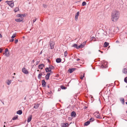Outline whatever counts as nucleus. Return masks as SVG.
I'll return each instance as SVG.
<instances>
[{"instance_id":"obj_39","label":"nucleus","mask_w":127,"mask_h":127,"mask_svg":"<svg viewBox=\"0 0 127 127\" xmlns=\"http://www.w3.org/2000/svg\"><path fill=\"white\" fill-rule=\"evenodd\" d=\"M124 81L126 83H127V77H125L124 79Z\"/></svg>"},{"instance_id":"obj_40","label":"nucleus","mask_w":127,"mask_h":127,"mask_svg":"<svg viewBox=\"0 0 127 127\" xmlns=\"http://www.w3.org/2000/svg\"><path fill=\"white\" fill-rule=\"evenodd\" d=\"M94 118L92 117L90 118V121H93L94 120Z\"/></svg>"},{"instance_id":"obj_60","label":"nucleus","mask_w":127,"mask_h":127,"mask_svg":"<svg viewBox=\"0 0 127 127\" xmlns=\"http://www.w3.org/2000/svg\"><path fill=\"white\" fill-rule=\"evenodd\" d=\"M2 0H0V2H1V1Z\"/></svg>"},{"instance_id":"obj_24","label":"nucleus","mask_w":127,"mask_h":127,"mask_svg":"<svg viewBox=\"0 0 127 127\" xmlns=\"http://www.w3.org/2000/svg\"><path fill=\"white\" fill-rule=\"evenodd\" d=\"M109 45V43L106 42L104 43V47H107Z\"/></svg>"},{"instance_id":"obj_47","label":"nucleus","mask_w":127,"mask_h":127,"mask_svg":"<svg viewBox=\"0 0 127 127\" xmlns=\"http://www.w3.org/2000/svg\"><path fill=\"white\" fill-rule=\"evenodd\" d=\"M42 53V51H41L40 53V54H41Z\"/></svg>"},{"instance_id":"obj_8","label":"nucleus","mask_w":127,"mask_h":127,"mask_svg":"<svg viewBox=\"0 0 127 127\" xmlns=\"http://www.w3.org/2000/svg\"><path fill=\"white\" fill-rule=\"evenodd\" d=\"M23 18L21 17L20 18L15 19V21L17 22H20L23 20Z\"/></svg>"},{"instance_id":"obj_16","label":"nucleus","mask_w":127,"mask_h":127,"mask_svg":"<svg viewBox=\"0 0 127 127\" xmlns=\"http://www.w3.org/2000/svg\"><path fill=\"white\" fill-rule=\"evenodd\" d=\"M68 124L67 123H64L62 124V127H65Z\"/></svg>"},{"instance_id":"obj_48","label":"nucleus","mask_w":127,"mask_h":127,"mask_svg":"<svg viewBox=\"0 0 127 127\" xmlns=\"http://www.w3.org/2000/svg\"><path fill=\"white\" fill-rule=\"evenodd\" d=\"M2 37V35L0 33V37L1 38Z\"/></svg>"},{"instance_id":"obj_17","label":"nucleus","mask_w":127,"mask_h":127,"mask_svg":"<svg viewBox=\"0 0 127 127\" xmlns=\"http://www.w3.org/2000/svg\"><path fill=\"white\" fill-rule=\"evenodd\" d=\"M56 61L57 63H60L61 61V59L60 58H58L56 59Z\"/></svg>"},{"instance_id":"obj_15","label":"nucleus","mask_w":127,"mask_h":127,"mask_svg":"<svg viewBox=\"0 0 127 127\" xmlns=\"http://www.w3.org/2000/svg\"><path fill=\"white\" fill-rule=\"evenodd\" d=\"M71 115L72 117H75L76 116V114L75 112L73 111L71 112Z\"/></svg>"},{"instance_id":"obj_38","label":"nucleus","mask_w":127,"mask_h":127,"mask_svg":"<svg viewBox=\"0 0 127 127\" xmlns=\"http://www.w3.org/2000/svg\"><path fill=\"white\" fill-rule=\"evenodd\" d=\"M67 51H65L64 53V55L65 56V57H66L67 55Z\"/></svg>"},{"instance_id":"obj_1","label":"nucleus","mask_w":127,"mask_h":127,"mask_svg":"<svg viewBox=\"0 0 127 127\" xmlns=\"http://www.w3.org/2000/svg\"><path fill=\"white\" fill-rule=\"evenodd\" d=\"M120 16V13L119 11L114 10L112 12L111 16V21L114 22L117 21Z\"/></svg>"},{"instance_id":"obj_4","label":"nucleus","mask_w":127,"mask_h":127,"mask_svg":"<svg viewBox=\"0 0 127 127\" xmlns=\"http://www.w3.org/2000/svg\"><path fill=\"white\" fill-rule=\"evenodd\" d=\"M94 115L97 118L100 119L101 117L100 116V115L99 114L98 112H96L94 113Z\"/></svg>"},{"instance_id":"obj_50","label":"nucleus","mask_w":127,"mask_h":127,"mask_svg":"<svg viewBox=\"0 0 127 127\" xmlns=\"http://www.w3.org/2000/svg\"><path fill=\"white\" fill-rule=\"evenodd\" d=\"M61 90V89L60 88H59L58 89V91H60Z\"/></svg>"},{"instance_id":"obj_55","label":"nucleus","mask_w":127,"mask_h":127,"mask_svg":"<svg viewBox=\"0 0 127 127\" xmlns=\"http://www.w3.org/2000/svg\"><path fill=\"white\" fill-rule=\"evenodd\" d=\"M126 103L127 105V102H126Z\"/></svg>"},{"instance_id":"obj_51","label":"nucleus","mask_w":127,"mask_h":127,"mask_svg":"<svg viewBox=\"0 0 127 127\" xmlns=\"http://www.w3.org/2000/svg\"><path fill=\"white\" fill-rule=\"evenodd\" d=\"M80 59H78L77 60V61H79V60H80Z\"/></svg>"},{"instance_id":"obj_11","label":"nucleus","mask_w":127,"mask_h":127,"mask_svg":"<svg viewBox=\"0 0 127 127\" xmlns=\"http://www.w3.org/2000/svg\"><path fill=\"white\" fill-rule=\"evenodd\" d=\"M32 115H30L29 116L28 118L27 122L29 123L32 120Z\"/></svg>"},{"instance_id":"obj_64","label":"nucleus","mask_w":127,"mask_h":127,"mask_svg":"<svg viewBox=\"0 0 127 127\" xmlns=\"http://www.w3.org/2000/svg\"><path fill=\"white\" fill-rule=\"evenodd\" d=\"M113 32H114V31H113Z\"/></svg>"},{"instance_id":"obj_14","label":"nucleus","mask_w":127,"mask_h":127,"mask_svg":"<svg viewBox=\"0 0 127 127\" xmlns=\"http://www.w3.org/2000/svg\"><path fill=\"white\" fill-rule=\"evenodd\" d=\"M42 86L43 87H45L46 83L44 80L42 81Z\"/></svg>"},{"instance_id":"obj_52","label":"nucleus","mask_w":127,"mask_h":127,"mask_svg":"<svg viewBox=\"0 0 127 127\" xmlns=\"http://www.w3.org/2000/svg\"><path fill=\"white\" fill-rule=\"evenodd\" d=\"M114 27H112V29H114Z\"/></svg>"},{"instance_id":"obj_54","label":"nucleus","mask_w":127,"mask_h":127,"mask_svg":"<svg viewBox=\"0 0 127 127\" xmlns=\"http://www.w3.org/2000/svg\"><path fill=\"white\" fill-rule=\"evenodd\" d=\"M32 61L33 62H34V60H33Z\"/></svg>"},{"instance_id":"obj_43","label":"nucleus","mask_w":127,"mask_h":127,"mask_svg":"<svg viewBox=\"0 0 127 127\" xmlns=\"http://www.w3.org/2000/svg\"><path fill=\"white\" fill-rule=\"evenodd\" d=\"M36 19H37L36 18H35L33 20V23H34L36 21Z\"/></svg>"},{"instance_id":"obj_2","label":"nucleus","mask_w":127,"mask_h":127,"mask_svg":"<svg viewBox=\"0 0 127 127\" xmlns=\"http://www.w3.org/2000/svg\"><path fill=\"white\" fill-rule=\"evenodd\" d=\"M107 63L106 61H103L102 63V64L100 66L101 68H106L107 67Z\"/></svg>"},{"instance_id":"obj_41","label":"nucleus","mask_w":127,"mask_h":127,"mask_svg":"<svg viewBox=\"0 0 127 127\" xmlns=\"http://www.w3.org/2000/svg\"><path fill=\"white\" fill-rule=\"evenodd\" d=\"M18 42V40L16 39L15 41V43H17Z\"/></svg>"},{"instance_id":"obj_44","label":"nucleus","mask_w":127,"mask_h":127,"mask_svg":"<svg viewBox=\"0 0 127 127\" xmlns=\"http://www.w3.org/2000/svg\"><path fill=\"white\" fill-rule=\"evenodd\" d=\"M39 61H37L36 63V65L38 64V63H39Z\"/></svg>"},{"instance_id":"obj_37","label":"nucleus","mask_w":127,"mask_h":127,"mask_svg":"<svg viewBox=\"0 0 127 127\" xmlns=\"http://www.w3.org/2000/svg\"><path fill=\"white\" fill-rule=\"evenodd\" d=\"M61 87L62 89H65L66 87H64V86H61Z\"/></svg>"},{"instance_id":"obj_42","label":"nucleus","mask_w":127,"mask_h":127,"mask_svg":"<svg viewBox=\"0 0 127 127\" xmlns=\"http://www.w3.org/2000/svg\"><path fill=\"white\" fill-rule=\"evenodd\" d=\"M8 51V49L7 48H6L5 49V53H7Z\"/></svg>"},{"instance_id":"obj_12","label":"nucleus","mask_w":127,"mask_h":127,"mask_svg":"<svg viewBox=\"0 0 127 127\" xmlns=\"http://www.w3.org/2000/svg\"><path fill=\"white\" fill-rule=\"evenodd\" d=\"M79 14V11L76 14L75 16V20H77L78 19V17Z\"/></svg>"},{"instance_id":"obj_20","label":"nucleus","mask_w":127,"mask_h":127,"mask_svg":"<svg viewBox=\"0 0 127 127\" xmlns=\"http://www.w3.org/2000/svg\"><path fill=\"white\" fill-rule=\"evenodd\" d=\"M11 80H8L7 82H6V83L8 85H9L11 83Z\"/></svg>"},{"instance_id":"obj_10","label":"nucleus","mask_w":127,"mask_h":127,"mask_svg":"<svg viewBox=\"0 0 127 127\" xmlns=\"http://www.w3.org/2000/svg\"><path fill=\"white\" fill-rule=\"evenodd\" d=\"M51 74L50 73H48L45 76V79L47 80H48Z\"/></svg>"},{"instance_id":"obj_13","label":"nucleus","mask_w":127,"mask_h":127,"mask_svg":"<svg viewBox=\"0 0 127 127\" xmlns=\"http://www.w3.org/2000/svg\"><path fill=\"white\" fill-rule=\"evenodd\" d=\"M44 65L43 64H41L38 66V68L39 69H42L43 67H44Z\"/></svg>"},{"instance_id":"obj_34","label":"nucleus","mask_w":127,"mask_h":127,"mask_svg":"<svg viewBox=\"0 0 127 127\" xmlns=\"http://www.w3.org/2000/svg\"><path fill=\"white\" fill-rule=\"evenodd\" d=\"M49 67L50 68L51 70L52 69H54V67L52 65H50L49 66Z\"/></svg>"},{"instance_id":"obj_22","label":"nucleus","mask_w":127,"mask_h":127,"mask_svg":"<svg viewBox=\"0 0 127 127\" xmlns=\"http://www.w3.org/2000/svg\"><path fill=\"white\" fill-rule=\"evenodd\" d=\"M90 123V121H88L87 122L85 123L84 124V125L85 126H87Z\"/></svg>"},{"instance_id":"obj_63","label":"nucleus","mask_w":127,"mask_h":127,"mask_svg":"<svg viewBox=\"0 0 127 127\" xmlns=\"http://www.w3.org/2000/svg\"><path fill=\"white\" fill-rule=\"evenodd\" d=\"M110 47V46H109V47H108V48H109V47Z\"/></svg>"},{"instance_id":"obj_5","label":"nucleus","mask_w":127,"mask_h":127,"mask_svg":"<svg viewBox=\"0 0 127 127\" xmlns=\"http://www.w3.org/2000/svg\"><path fill=\"white\" fill-rule=\"evenodd\" d=\"M55 45V43L54 42L52 41H51L50 42V46L51 48L52 49L54 48V45Z\"/></svg>"},{"instance_id":"obj_53","label":"nucleus","mask_w":127,"mask_h":127,"mask_svg":"<svg viewBox=\"0 0 127 127\" xmlns=\"http://www.w3.org/2000/svg\"><path fill=\"white\" fill-rule=\"evenodd\" d=\"M100 52H101V53H103V52H102V51H101Z\"/></svg>"},{"instance_id":"obj_19","label":"nucleus","mask_w":127,"mask_h":127,"mask_svg":"<svg viewBox=\"0 0 127 127\" xmlns=\"http://www.w3.org/2000/svg\"><path fill=\"white\" fill-rule=\"evenodd\" d=\"M123 72L125 74H127V68H124V69L123 70Z\"/></svg>"},{"instance_id":"obj_21","label":"nucleus","mask_w":127,"mask_h":127,"mask_svg":"<svg viewBox=\"0 0 127 127\" xmlns=\"http://www.w3.org/2000/svg\"><path fill=\"white\" fill-rule=\"evenodd\" d=\"M22 110H19L17 111V113L18 114L21 115L22 114Z\"/></svg>"},{"instance_id":"obj_36","label":"nucleus","mask_w":127,"mask_h":127,"mask_svg":"<svg viewBox=\"0 0 127 127\" xmlns=\"http://www.w3.org/2000/svg\"><path fill=\"white\" fill-rule=\"evenodd\" d=\"M5 55L7 57L9 55V52L8 53H7V52L6 53H5Z\"/></svg>"},{"instance_id":"obj_58","label":"nucleus","mask_w":127,"mask_h":127,"mask_svg":"<svg viewBox=\"0 0 127 127\" xmlns=\"http://www.w3.org/2000/svg\"><path fill=\"white\" fill-rule=\"evenodd\" d=\"M4 127H5V125H4Z\"/></svg>"},{"instance_id":"obj_31","label":"nucleus","mask_w":127,"mask_h":127,"mask_svg":"<svg viewBox=\"0 0 127 127\" xmlns=\"http://www.w3.org/2000/svg\"><path fill=\"white\" fill-rule=\"evenodd\" d=\"M16 33H15L13 34V35L11 37V38L12 39H13L16 36Z\"/></svg>"},{"instance_id":"obj_26","label":"nucleus","mask_w":127,"mask_h":127,"mask_svg":"<svg viewBox=\"0 0 127 127\" xmlns=\"http://www.w3.org/2000/svg\"><path fill=\"white\" fill-rule=\"evenodd\" d=\"M83 46L82 44L80 45L79 46H78L77 47V49H79L81 48H83Z\"/></svg>"},{"instance_id":"obj_30","label":"nucleus","mask_w":127,"mask_h":127,"mask_svg":"<svg viewBox=\"0 0 127 127\" xmlns=\"http://www.w3.org/2000/svg\"><path fill=\"white\" fill-rule=\"evenodd\" d=\"M86 5V3L85 1H83L82 4V5L83 6H84Z\"/></svg>"},{"instance_id":"obj_7","label":"nucleus","mask_w":127,"mask_h":127,"mask_svg":"<svg viewBox=\"0 0 127 127\" xmlns=\"http://www.w3.org/2000/svg\"><path fill=\"white\" fill-rule=\"evenodd\" d=\"M45 70L46 72H50V73L51 74H52L53 73V72L51 71V70L49 67V68H46L45 69Z\"/></svg>"},{"instance_id":"obj_29","label":"nucleus","mask_w":127,"mask_h":127,"mask_svg":"<svg viewBox=\"0 0 127 127\" xmlns=\"http://www.w3.org/2000/svg\"><path fill=\"white\" fill-rule=\"evenodd\" d=\"M18 118L17 116H15L14 117H13L12 118V120H16Z\"/></svg>"},{"instance_id":"obj_46","label":"nucleus","mask_w":127,"mask_h":127,"mask_svg":"<svg viewBox=\"0 0 127 127\" xmlns=\"http://www.w3.org/2000/svg\"><path fill=\"white\" fill-rule=\"evenodd\" d=\"M14 41V39H12L11 40H10V42H12L13 41Z\"/></svg>"},{"instance_id":"obj_32","label":"nucleus","mask_w":127,"mask_h":127,"mask_svg":"<svg viewBox=\"0 0 127 127\" xmlns=\"http://www.w3.org/2000/svg\"><path fill=\"white\" fill-rule=\"evenodd\" d=\"M77 45L76 44H73V46H72V47H74L76 48H77Z\"/></svg>"},{"instance_id":"obj_33","label":"nucleus","mask_w":127,"mask_h":127,"mask_svg":"<svg viewBox=\"0 0 127 127\" xmlns=\"http://www.w3.org/2000/svg\"><path fill=\"white\" fill-rule=\"evenodd\" d=\"M86 41H85L84 42H83V43L82 44H81L82 45H83V47H84V46L86 44Z\"/></svg>"},{"instance_id":"obj_35","label":"nucleus","mask_w":127,"mask_h":127,"mask_svg":"<svg viewBox=\"0 0 127 127\" xmlns=\"http://www.w3.org/2000/svg\"><path fill=\"white\" fill-rule=\"evenodd\" d=\"M84 74L83 75H81V76L80 78L81 79H83L84 77Z\"/></svg>"},{"instance_id":"obj_6","label":"nucleus","mask_w":127,"mask_h":127,"mask_svg":"<svg viewBox=\"0 0 127 127\" xmlns=\"http://www.w3.org/2000/svg\"><path fill=\"white\" fill-rule=\"evenodd\" d=\"M22 71L25 74H27L29 73V72L25 67L23 68L22 69Z\"/></svg>"},{"instance_id":"obj_25","label":"nucleus","mask_w":127,"mask_h":127,"mask_svg":"<svg viewBox=\"0 0 127 127\" xmlns=\"http://www.w3.org/2000/svg\"><path fill=\"white\" fill-rule=\"evenodd\" d=\"M39 106V105L38 104H36L34 107V108L35 109H37L38 108Z\"/></svg>"},{"instance_id":"obj_62","label":"nucleus","mask_w":127,"mask_h":127,"mask_svg":"<svg viewBox=\"0 0 127 127\" xmlns=\"http://www.w3.org/2000/svg\"><path fill=\"white\" fill-rule=\"evenodd\" d=\"M126 113H127V111H126Z\"/></svg>"},{"instance_id":"obj_61","label":"nucleus","mask_w":127,"mask_h":127,"mask_svg":"<svg viewBox=\"0 0 127 127\" xmlns=\"http://www.w3.org/2000/svg\"><path fill=\"white\" fill-rule=\"evenodd\" d=\"M26 98V97H25V98H24V99H25Z\"/></svg>"},{"instance_id":"obj_9","label":"nucleus","mask_w":127,"mask_h":127,"mask_svg":"<svg viewBox=\"0 0 127 127\" xmlns=\"http://www.w3.org/2000/svg\"><path fill=\"white\" fill-rule=\"evenodd\" d=\"M76 69L75 68H70L69 69L68 71L70 73H71Z\"/></svg>"},{"instance_id":"obj_3","label":"nucleus","mask_w":127,"mask_h":127,"mask_svg":"<svg viewBox=\"0 0 127 127\" xmlns=\"http://www.w3.org/2000/svg\"><path fill=\"white\" fill-rule=\"evenodd\" d=\"M5 2L7 3L11 7H13L14 6V3L13 2V1H6Z\"/></svg>"},{"instance_id":"obj_45","label":"nucleus","mask_w":127,"mask_h":127,"mask_svg":"<svg viewBox=\"0 0 127 127\" xmlns=\"http://www.w3.org/2000/svg\"><path fill=\"white\" fill-rule=\"evenodd\" d=\"M3 51V49L1 48H0V53L2 52Z\"/></svg>"},{"instance_id":"obj_18","label":"nucleus","mask_w":127,"mask_h":127,"mask_svg":"<svg viewBox=\"0 0 127 127\" xmlns=\"http://www.w3.org/2000/svg\"><path fill=\"white\" fill-rule=\"evenodd\" d=\"M24 14H19L17 15V17H21V18L22 17V16H23V18L24 17Z\"/></svg>"},{"instance_id":"obj_56","label":"nucleus","mask_w":127,"mask_h":127,"mask_svg":"<svg viewBox=\"0 0 127 127\" xmlns=\"http://www.w3.org/2000/svg\"><path fill=\"white\" fill-rule=\"evenodd\" d=\"M14 75H15V73H14Z\"/></svg>"},{"instance_id":"obj_57","label":"nucleus","mask_w":127,"mask_h":127,"mask_svg":"<svg viewBox=\"0 0 127 127\" xmlns=\"http://www.w3.org/2000/svg\"><path fill=\"white\" fill-rule=\"evenodd\" d=\"M98 51H99V52H100L101 51L100 50H98Z\"/></svg>"},{"instance_id":"obj_27","label":"nucleus","mask_w":127,"mask_h":127,"mask_svg":"<svg viewBox=\"0 0 127 127\" xmlns=\"http://www.w3.org/2000/svg\"><path fill=\"white\" fill-rule=\"evenodd\" d=\"M19 9L18 7H16L14 10V11L15 12H16L19 11Z\"/></svg>"},{"instance_id":"obj_28","label":"nucleus","mask_w":127,"mask_h":127,"mask_svg":"<svg viewBox=\"0 0 127 127\" xmlns=\"http://www.w3.org/2000/svg\"><path fill=\"white\" fill-rule=\"evenodd\" d=\"M42 74L41 73H40L39 74L38 76V78L39 79H40L41 78V76H42Z\"/></svg>"},{"instance_id":"obj_23","label":"nucleus","mask_w":127,"mask_h":127,"mask_svg":"<svg viewBox=\"0 0 127 127\" xmlns=\"http://www.w3.org/2000/svg\"><path fill=\"white\" fill-rule=\"evenodd\" d=\"M120 100L122 104H124L125 103L124 99L123 98H122L120 99Z\"/></svg>"},{"instance_id":"obj_59","label":"nucleus","mask_w":127,"mask_h":127,"mask_svg":"<svg viewBox=\"0 0 127 127\" xmlns=\"http://www.w3.org/2000/svg\"><path fill=\"white\" fill-rule=\"evenodd\" d=\"M39 71V70H37V71Z\"/></svg>"},{"instance_id":"obj_49","label":"nucleus","mask_w":127,"mask_h":127,"mask_svg":"<svg viewBox=\"0 0 127 127\" xmlns=\"http://www.w3.org/2000/svg\"><path fill=\"white\" fill-rule=\"evenodd\" d=\"M119 41H118V40H117L116 41V42L117 43H119Z\"/></svg>"}]
</instances>
